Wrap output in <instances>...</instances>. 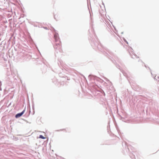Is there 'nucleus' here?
I'll return each instance as SVG.
<instances>
[{"label":"nucleus","mask_w":159,"mask_h":159,"mask_svg":"<svg viewBox=\"0 0 159 159\" xmlns=\"http://www.w3.org/2000/svg\"><path fill=\"white\" fill-rule=\"evenodd\" d=\"M25 110H23L22 112L20 113H18L16 116V118H18L21 116L24 113Z\"/></svg>","instance_id":"obj_2"},{"label":"nucleus","mask_w":159,"mask_h":159,"mask_svg":"<svg viewBox=\"0 0 159 159\" xmlns=\"http://www.w3.org/2000/svg\"><path fill=\"white\" fill-rule=\"evenodd\" d=\"M39 138L42 139H44L45 138L42 135H40Z\"/></svg>","instance_id":"obj_3"},{"label":"nucleus","mask_w":159,"mask_h":159,"mask_svg":"<svg viewBox=\"0 0 159 159\" xmlns=\"http://www.w3.org/2000/svg\"><path fill=\"white\" fill-rule=\"evenodd\" d=\"M54 37L56 42L55 45L54 46V48L57 49L58 48H60L61 43L59 39V38L57 37V35H54Z\"/></svg>","instance_id":"obj_1"}]
</instances>
